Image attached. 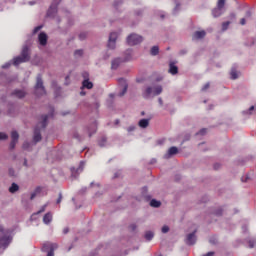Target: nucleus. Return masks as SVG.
<instances>
[{
	"instance_id": "bf43d9fd",
	"label": "nucleus",
	"mask_w": 256,
	"mask_h": 256,
	"mask_svg": "<svg viewBox=\"0 0 256 256\" xmlns=\"http://www.w3.org/2000/svg\"><path fill=\"white\" fill-rule=\"evenodd\" d=\"M141 114H142V115H145V112H142Z\"/></svg>"
},
{
	"instance_id": "680f3d73",
	"label": "nucleus",
	"mask_w": 256,
	"mask_h": 256,
	"mask_svg": "<svg viewBox=\"0 0 256 256\" xmlns=\"http://www.w3.org/2000/svg\"><path fill=\"white\" fill-rule=\"evenodd\" d=\"M85 75H86V77H88V74H87V73H85Z\"/></svg>"
},
{
	"instance_id": "6e6d98bb",
	"label": "nucleus",
	"mask_w": 256,
	"mask_h": 256,
	"mask_svg": "<svg viewBox=\"0 0 256 256\" xmlns=\"http://www.w3.org/2000/svg\"><path fill=\"white\" fill-rule=\"evenodd\" d=\"M250 248H253V245L251 244V242H250Z\"/></svg>"
},
{
	"instance_id": "72a5a7b5",
	"label": "nucleus",
	"mask_w": 256,
	"mask_h": 256,
	"mask_svg": "<svg viewBox=\"0 0 256 256\" xmlns=\"http://www.w3.org/2000/svg\"><path fill=\"white\" fill-rule=\"evenodd\" d=\"M47 119H48L47 115L43 116V122L41 123L42 127H46L47 126Z\"/></svg>"
},
{
	"instance_id": "bb28decb",
	"label": "nucleus",
	"mask_w": 256,
	"mask_h": 256,
	"mask_svg": "<svg viewBox=\"0 0 256 256\" xmlns=\"http://www.w3.org/2000/svg\"><path fill=\"white\" fill-rule=\"evenodd\" d=\"M33 141L34 143H39V141H41V133L35 131Z\"/></svg>"
},
{
	"instance_id": "5fc2aeb1",
	"label": "nucleus",
	"mask_w": 256,
	"mask_h": 256,
	"mask_svg": "<svg viewBox=\"0 0 256 256\" xmlns=\"http://www.w3.org/2000/svg\"><path fill=\"white\" fill-rule=\"evenodd\" d=\"M161 18H162V19L165 18V14H161Z\"/></svg>"
},
{
	"instance_id": "2f4dec72",
	"label": "nucleus",
	"mask_w": 256,
	"mask_h": 256,
	"mask_svg": "<svg viewBox=\"0 0 256 256\" xmlns=\"http://www.w3.org/2000/svg\"><path fill=\"white\" fill-rule=\"evenodd\" d=\"M151 55H158L159 53V47L158 46H153L151 48V51H150Z\"/></svg>"
},
{
	"instance_id": "c9c22d12",
	"label": "nucleus",
	"mask_w": 256,
	"mask_h": 256,
	"mask_svg": "<svg viewBox=\"0 0 256 256\" xmlns=\"http://www.w3.org/2000/svg\"><path fill=\"white\" fill-rule=\"evenodd\" d=\"M5 139H7V134L0 133V141H5Z\"/></svg>"
},
{
	"instance_id": "a211bd4d",
	"label": "nucleus",
	"mask_w": 256,
	"mask_h": 256,
	"mask_svg": "<svg viewBox=\"0 0 256 256\" xmlns=\"http://www.w3.org/2000/svg\"><path fill=\"white\" fill-rule=\"evenodd\" d=\"M169 73H171V75H177V73H179V68H177L175 64L170 63Z\"/></svg>"
},
{
	"instance_id": "37998d69",
	"label": "nucleus",
	"mask_w": 256,
	"mask_h": 256,
	"mask_svg": "<svg viewBox=\"0 0 256 256\" xmlns=\"http://www.w3.org/2000/svg\"><path fill=\"white\" fill-rule=\"evenodd\" d=\"M213 255H215V252H208V253H206V254H204L202 256H213Z\"/></svg>"
},
{
	"instance_id": "20e7f679",
	"label": "nucleus",
	"mask_w": 256,
	"mask_h": 256,
	"mask_svg": "<svg viewBox=\"0 0 256 256\" xmlns=\"http://www.w3.org/2000/svg\"><path fill=\"white\" fill-rule=\"evenodd\" d=\"M225 1L226 0H218L216 8L212 10L213 17H221L223 13H225Z\"/></svg>"
},
{
	"instance_id": "4d7b16f0",
	"label": "nucleus",
	"mask_w": 256,
	"mask_h": 256,
	"mask_svg": "<svg viewBox=\"0 0 256 256\" xmlns=\"http://www.w3.org/2000/svg\"><path fill=\"white\" fill-rule=\"evenodd\" d=\"M80 39H83V35H80Z\"/></svg>"
},
{
	"instance_id": "473e14b6",
	"label": "nucleus",
	"mask_w": 256,
	"mask_h": 256,
	"mask_svg": "<svg viewBox=\"0 0 256 256\" xmlns=\"http://www.w3.org/2000/svg\"><path fill=\"white\" fill-rule=\"evenodd\" d=\"M229 25H231V22H224L222 24V31H227L229 29Z\"/></svg>"
},
{
	"instance_id": "5701e85b",
	"label": "nucleus",
	"mask_w": 256,
	"mask_h": 256,
	"mask_svg": "<svg viewBox=\"0 0 256 256\" xmlns=\"http://www.w3.org/2000/svg\"><path fill=\"white\" fill-rule=\"evenodd\" d=\"M153 237H155V234L153 233V231H147L145 233V240L146 241H151V239H153Z\"/></svg>"
},
{
	"instance_id": "f704fd0d",
	"label": "nucleus",
	"mask_w": 256,
	"mask_h": 256,
	"mask_svg": "<svg viewBox=\"0 0 256 256\" xmlns=\"http://www.w3.org/2000/svg\"><path fill=\"white\" fill-rule=\"evenodd\" d=\"M74 55L75 57H81V55H83V50H76Z\"/></svg>"
},
{
	"instance_id": "8fccbe9b",
	"label": "nucleus",
	"mask_w": 256,
	"mask_h": 256,
	"mask_svg": "<svg viewBox=\"0 0 256 256\" xmlns=\"http://www.w3.org/2000/svg\"><path fill=\"white\" fill-rule=\"evenodd\" d=\"M230 18H231V19H235V14H231V15H230Z\"/></svg>"
},
{
	"instance_id": "412c9836",
	"label": "nucleus",
	"mask_w": 256,
	"mask_h": 256,
	"mask_svg": "<svg viewBox=\"0 0 256 256\" xmlns=\"http://www.w3.org/2000/svg\"><path fill=\"white\" fill-rule=\"evenodd\" d=\"M119 65H121L120 58H116L112 61V69H117V67H119Z\"/></svg>"
},
{
	"instance_id": "b1692460",
	"label": "nucleus",
	"mask_w": 256,
	"mask_h": 256,
	"mask_svg": "<svg viewBox=\"0 0 256 256\" xmlns=\"http://www.w3.org/2000/svg\"><path fill=\"white\" fill-rule=\"evenodd\" d=\"M14 95L18 97V99H23L25 97V91L23 90H16Z\"/></svg>"
},
{
	"instance_id": "f3484780",
	"label": "nucleus",
	"mask_w": 256,
	"mask_h": 256,
	"mask_svg": "<svg viewBox=\"0 0 256 256\" xmlns=\"http://www.w3.org/2000/svg\"><path fill=\"white\" fill-rule=\"evenodd\" d=\"M51 221H53V214H51V213L45 214L43 217V223H45V225H49V223H51Z\"/></svg>"
},
{
	"instance_id": "79ce46f5",
	"label": "nucleus",
	"mask_w": 256,
	"mask_h": 256,
	"mask_svg": "<svg viewBox=\"0 0 256 256\" xmlns=\"http://www.w3.org/2000/svg\"><path fill=\"white\" fill-rule=\"evenodd\" d=\"M246 21H247V18H242L240 20V25H245Z\"/></svg>"
},
{
	"instance_id": "c756f323",
	"label": "nucleus",
	"mask_w": 256,
	"mask_h": 256,
	"mask_svg": "<svg viewBox=\"0 0 256 256\" xmlns=\"http://www.w3.org/2000/svg\"><path fill=\"white\" fill-rule=\"evenodd\" d=\"M39 193H41V188H36V190L31 194L30 199L31 200L35 199V197H37Z\"/></svg>"
},
{
	"instance_id": "9d476101",
	"label": "nucleus",
	"mask_w": 256,
	"mask_h": 256,
	"mask_svg": "<svg viewBox=\"0 0 256 256\" xmlns=\"http://www.w3.org/2000/svg\"><path fill=\"white\" fill-rule=\"evenodd\" d=\"M195 233H197V230H194L193 233H190L186 237V243L187 245H195V242L197 241V237L195 236Z\"/></svg>"
},
{
	"instance_id": "4468645a",
	"label": "nucleus",
	"mask_w": 256,
	"mask_h": 256,
	"mask_svg": "<svg viewBox=\"0 0 256 256\" xmlns=\"http://www.w3.org/2000/svg\"><path fill=\"white\" fill-rule=\"evenodd\" d=\"M83 169H85V162H81L77 169H73L72 175L74 177H77V175H79V173H83Z\"/></svg>"
},
{
	"instance_id": "c03bdc74",
	"label": "nucleus",
	"mask_w": 256,
	"mask_h": 256,
	"mask_svg": "<svg viewBox=\"0 0 256 256\" xmlns=\"http://www.w3.org/2000/svg\"><path fill=\"white\" fill-rule=\"evenodd\" d=\"M128 131H129V133H131V131H135V126L128 127Z\"/></svg>"
},
{
	"instance_id": "f03ea898",
	"label": "nucleus",
	"mask_w": 256,
	"mask_h": 256,
	"mask_svg": "<svg viewBox=\"0 0 256 256\" xmlns=\"http://www.w3.org/2000/svg\"><path fill=\"white\" fill-rule=\"evenodd\" d=\"M161 93H163V87L161 85H153L146 87L142 95L144 99H151L156 97V95H161Z\"/></svg>"
},
{
	"instance_id": "e2e57ef3",
	"label": "nucleus",
	"mask_w": 256,
	"mask_h": 256,
	"mask_svg": "<svg viewBox=\"0 0 256 256\" xmlns=\"http://www.w3.org/2000/svg\"><path fill=\"white\" fill-rule=\"evenodd\" d=\"M64 233H67V230H64Z\"/></svg>"
},
{
	"instance_id": "423d86ee",
	"label": "nucleus",
	"mask_w": 256,
	"mask_h": 256,
	"mask_svg": "<svg viewBox=\"0 0 256 256\" xmlns=\"http://www.w3.org/2000/svg\"><path fill=\"white\" fill-rule=\"evenodd\" d=\"M35 95H45V87L43 86V80L39 75L37 77L36 85H35Z\"/></svg>"
},
{
	"instance_id": "1a4fd4ad",
	"label": "nucleus",
	"mask_w": 256,
	"mask_h": 256,
	"mask_svg": "<svg viewBox=\"0 0 256 256\" xmlns=\"http://www.w3.org/2000/svg\"><path fill=\"white\" fill-rule=\"evenodd\" d=\"M179 153V149L175 146H172L168 149L167 153L164 155V159H171L173 155H177Z\"/></svg>"
},
{
	"instance_id": "f8f14e48",
	"label": "nucleus",
	"mask_w": 256,
	"mask_h": 256,
	"mask_svg": "<svg viewBox=\"0 0 256 256\" xmlns=\"http://www.w3.org/2000/svg\"><path fill=\"white\" fill-rule=\"evenodd\" d=\"M11 139H12V142L10 144V147H11V149H15V144L19 140V133H17V131H12Z\"/></svg>"
},
{
	"instance_id": "4c0bfd02",
	"label": "nucleus",
	"mask_w": 256,
	"mask_h": 256,
	"mask_svg": "<svg viewBox=\"0 0 256 256\" xmlns=\"http://www.w3.org/2000/svg\"><path fill=\"white\" fill-rule=\"evenodd\" d=\"M45 209H47V204L41 207V209L37 212V215H39V213H43Z\"/></svg>"
},
{
	"instance_id": "9b49d317",
	"label": "nucleus",
	"mask_w": 256,
	"mask_h": 256,
	"mask_svg": "<svg viewBox=\"0 0 256 256\" xmlns=\"http://www.w3.org/2000/svg\"><path fill=\"white\" fill-rule=\"evenodd\" d=\"M151 122V118H143V119H140L139 122H138V126L141 128V129H147V127H149V123Z\"/></svg>"
},
{
	"instance_id": "de8ad7c7",
	"label": "nucleus",
	"mask_w": 256,
	"mask_h": 256,
	"mask_svg": "<svg viewBox=\"0 0 256 256\" xmlns=\"http://www.w3.org/2000/svg\"><path fill=\"white\" fill-rule=\"evenodd\" d=\"M158 103H159V105H163V99L159 98Z\"/></svg>"
},
{
	"instance_id": "ddd939ff",
	"label": "nucleus",
	"mask_w": 256,
	"mask_h": 256,
	"mask_svg": "<svg viewBox=\"0 0 256 256\" xmlns=\"http://www.w3.org/2000/svg\"><path fill=\"white\" fill-rule=\"evenodd\" d=\"M38 43L42 47H45V45H47V34H45L44 32L40 33L38 36Z\"/></svg>"
},
{
	"instance_id": "09e8293b",
	"label": "nucleus",
	"mask_w": 256,
	"mask_h": 256,
	"mask_svg": "<svg viewBox=\"0 0 256 256\" xmlns=\"http://www.w3.org/2000/svg\"><path fill=\"white\" fill-rule=\"evenodd\" d=\"M249 17H251V12H247V14H246V19Z\"/></svg>"
},
{
	"instance_id": "a18cd8bd",
	"label": "nucleus",
	"mask_w": 256,
	"mask_h": 256,
	"mask_svg": "<svg viewBox=\"0 0 256 256\" xmlns=\"http://www.w3.org/2000/svg\"><path fill=\"white\" fill-rule=\"evenodd\" d=\"M130 229H131L132 231H135V229H137V226H136L135 224H132V225H130Z\"/></svg>"
},
{
	"instance_id": "7ed1b4c3",
	"label": "nucleus",
	"mask_w": 256,
	"mask_h": 256,
	"mask_svg": "<svg viewBox=\"0 0 256 256\" xmlns=\"http://www.w3.org/2000/svg\"><path fill=\"white\" fill-rule=\"evenodd\" d=\"M29 60V48L24 46L21 56L14 58V65H20V63H26Z\"/></svg>"
},
{
	"instance_id": "e433bc0d",
	"label": "nucleus",
	"mask_w": 256,
	"mask_h": 256,
	"mask_svg": "<svg viewBox=\"0 0 256 256\" xmlns=\"http://www.w3.org/2000/svg\"><path fill=\"white\" fill-rule=\"evenodd\" d=\"M162 233H169V226H167V225L163 226Z\"/></svg>"
},
{
	"instance_id": "4be33fe9",
	"label": "nucleus",
	"mask_w": 256,
	"mask_h": 256,
	"mask_svg": "<svg viewBox=\"0 0 256 256\" xmlns=\"http://www.w3.org/2000/svg\"><path fill=\"white\" fill-rule=\"evenodd\" d=\"M82 85L85 89H93V83L88 81L87 79L83 81Z\"/></svg>"
},
{
	"instance_id": "dca6fc26",
	"label": "nucleus",
	"mask_w": 256,
	"mask_h": 256,
	"mask_svg": "<svg viewBox=\"0 0 256 256\" xmlns=\"http://www.w3.org/2000/svg\"><path fill=\"white\" fill-rule=\"evenodd\" d=\"M205 35H207L205 30L196 31L194 33L193 39H203V37H205Z\"/></svg>"
},
{
	"instance_id": "a19ab883",
	"label": "nucleus",
	"mask_w": 256,
	"mask_h": 256,
	"mask_svg": "<svg viewBox=\"0 0 256 256\" xmlns=\"http://www.w3.org/2000/svg\"><path fill=\"white\" fill-rule=\"evenodd\" d=\"M42 26H37L36 28H34L33 33H37V31H41Z\"/></svg>"
},
{
	"instance_id": "39448f33",
	"label": "nucleus",
	"mask_w": 256,
	"mask_h": 256,
	"mask_svg": "<svg viewBox=\"0 0 256 256\" xmlns=\"http://www.w3.org/2000/svg\"><path fill=\"white\" fill-rule=\"evenodd\" d=\"M126 41L130 46L139 45L143 43V36L132 33L127 37Z\"/></svg>"
},
{
	"instance_id": "f257e3e1",
	"label": "nucleus",
	"mask_w": 256,
	"mask_h": 256,
	"mask_svg": "<svg viewBox=\"0 0 256 256\" xmlns=\"http://www.w3.org/2000/svg\"><path fill=\"white\" fill-rule=\"evenodd\" d=\"M11 241H13V236L9 234V231L3 230V226H0V253L9 247Z\"/></svg>"
},
{
	"instance_id": "052dcab7",
	"label": "nucleus",
	"mask_w": 256,
	"mask_h": 256,
	"mask_svg": "<svg viewBox=\"0 0 256 256\" xmlns=\"http://www.w3.org/2000/svg\"><path fill=\"white\" fill-rule=\"evenodd\" d=\"M178 7H179V6H176V8H175V9L177 10V9H178Z\"/></svg>"
},
{
	"instance_id": "13d9d810",
	"label": "nucleus",
	"mask_w": 256,
	"mask_h": 256,
	"mask_svg": "<svg viewBox=\"0 0 256 256\" xmlns=\"http://www.w3.org/2000/svg\"><path fill=\"white\" fill-rule=\"evenodd\" d=\"M80 94H81V95H85V93H83V92H81Z\"/></svg>"
},
{
	"instance_id": "864d4df0",
	"label": "nucleus",
	"mask_w": 256,
	"mask_h": 256,
	"mask_svg": "<svg viewBox=\"0 0 256 256\" xmlns=\"http://www.w3.org/2000/svg\"><path fill=\"white\" fill-rule=\"evenodd\" d=\"M29 5H35V2H29Z\"/></svg>"
},
{
	"instance_id": "ea45409f",
	"label": "nucleus",
	"mask_w": 256,
	"mask_h": 256,
	"mask_svg": "<svg viewBox=\"0 0 256 256\" xmlns=\"http://www.w3.org/2000/svg\"><path fill=\"white\" fill-rule=\"evenodd\" d=\"M205 133H207V129H201L198 135H205Z\"/></svg>"
},
{
	"instance_id": "cd10ccee",
	"label": "nucleus",
	"mask_w": 256,
	"mask_h": 256,
	"mask_svg": "<svg viewBox=\"0 0 256 256\" xmlns=\"http://www.w3.org/2000/svg\"><path fill=\"white\" fill-rule=\"evenodd\" d=\"M120 81H122L123 84V90L122 92L119 94L120 97H123V95H125V93H127V83L125 82V80L121 79Z\"/></svg>"
},
{
	"instance_id": "6e6552de",
	"label": "nucleus",
	"mask_w": 256,
	"mask_h": 256,
	"mask_svg": "<svg viewBox=\"0 0 256 256\" xmlns=\"http://www.w3.org/2000/svg\"><path fill=\"white\" fill-rule=\"evenodd\" d=\"M57 247V244L48 243L44 245V251L49 250L47 256H54L55 254L53 252L55 251V249H57Z\"/></svg>"
},
{
	"instance_id": "603ef678",
	"label": "nucleus",
	"mask_w": 256,
	"mask_h": 256,
	"mask_svg": "<svg viewBox=\"0 0 256 256\" xmlns=\"http://www.w3.org/2000/svg\"><path fill=\"white\" fill-rule=\"evenodd\" d=\"M57 203H61V196L58 198Z\"/></svg>"
},
{
	"instance_id": "2eb2a0df",
	"label": "nucleus",
	"mask_w": 256,
	"mask_h": 256,
	"mask_svg": "<svg viewBox=\"0 0 256 256\" xmlns=\"http://www.w3.org/2000/svg\"><path fill=\"white\" fill-rule=\"evenodd\" d=\"M55 13H57V5H55V3H53L47 12V15H48V17H53V15H55Z\"/></svg>"
},
{
	"instance_id": "a878e982",
	"label": "nucleus",
	"mask_w": 256,
	"mask_h": 256,
	"mask_svg": "<svg viewBox=\"0 0 256 256\" xmlns=\"http://www.w3.org/2000/svg\"><path fill=\"white\" fill-rule=\"evenodd\" d=\"M95 131H97V124H92L88 129L89 137H91Z\"/></svg>"
},
{
	"instance_id": "0eeeda50",
	"label": "nucleus",
	"mask_w": 256,
	"mask_h": 256,
	"mask_svg": "<svg viewBox=\"0 0 256 256\" xmlns=\"http://www.w3.org/2000/svg\"><path fill=\"white\" fill-rule=\"evenodd\" d=\"M119 34L117 32H111L108 40V48L115 49L117 47V39Z\"/></svg>"
},
{
	"instance_id": "6ab92c4d",
	"label": "nucleus",
	"mask_w": 256,
	"mask_h": 256,
	"mask_svg": "<svg viewBox=\"0 0 256 256\" xmlns=\"http://www.w3.org/2000/svg\"><path fill=\"white\" fill-rule=\"evenodd\" d=\"M254 111H255V106H251L249 109L242 111V115L244 117H249L251 116L252 113H254Z\"/></svg>"
},
{
	"instance_id": "49530a36",
	"label": "nucleus",
	"mask_w": 256,
	"mask_h": 256,
	"mask_svg": "<svg viewBox=\"0 0 256 256\" xmlns=\"http://www.w3.org/2000/svg\"><path fill=\"white\" fill-rule=\"evenodd\" d=\"M202 89H203V91L209 89V84H206Z\"/></svg>"
},
{
	"instance_id": "aec40b11",
	"label": "nucleus",
	"mask_w": 256,
	"mask_h": 256,
	"mask_svg": "<svg viewBox=\"0 0 256 256\" xmlns=\"http://www.w3.org/2000/svg\"><path fill=\"white\" fill-rule=\"evenodd\" d=\"M19 191V185L16 183H12V185L9 187V192L10 193H17Z\"/></svg>"
},
{
	"instance_id": "393cba45",
	"label": "nucleus",
	"mask_w": 256,
	"mask_h": 256,
	"mask_svg": "<svg viewBox=\"0 0 256 256\" xmlns=\"http://www.w3.org/2000/svg\"><path fill=\"white\" fill-rule=\"evenodd\" d=\"M125 55H126L125 61H129V60L133 59V50H127L125 52Z\"/></svg>"
},
{
	"instance_id": "3c124183",
	"label": "nucleus",
	"mask_w": 256,
	"mask_h": 256,
	"mask_svg": "<svg viewBox=\"0 0 256 256\" xmlns=\"http://www.w3.org/2000/svg\"><path fill=\"white\" fill-rule=\"evenodd\" d=\"M27 145H29V144L25 143V144L23 145L24 149H27Z\"/></svg>"
},
{
	"instance_id": "c85d7f7f",
	"label": "nucleus",
	"mask_w": 256,
	"mask_h": 256,
	"mask_svg": "<svg viewBox=\"0 0 256 256\" xmlns=\"http://www.w3.org/2000/svg\"><path fill=\"white\" fill-rule=\"evenodd\" d=\"M230 77H231V79H238L239 74L235 69H232L231 72H230Z\"/></svg>"
},
{
	"instance_id": "58836bf2",
	"label": "nucleus",
	"mask_w": 256,
	"mask_h": 256,
	"mask_svg": "<svg viewBox=\"0 0 256 256\" xmlns=\"http://www.w3.org/2000/svg\"><path fill=\"white\" fill-rule=\"evenodd\" d=\"M8 67H11V62H8L2 66L3 69H8Z\"/></svg>"
},
{
	"instance_id": "7c9ffc66",
	"label": "nucleus",
	"mask_w": 256,
	"mask_h": 256,
	"mask_svg": "<svg viewBox=\"0 0 256 256\" xmlns=\"http://www.w3.org/2000/svg\"><path fill=\"white\" fill-rule=\"evenodd\" d=\"M150 205L151 207H161V202L153 199L150 201Z\"/></svg>"
}]
</instances>
